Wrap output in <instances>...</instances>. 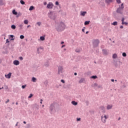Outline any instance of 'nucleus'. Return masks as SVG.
<instances>
[{"instance_id": "0e129e2a", "label": "nucleus", "mask_w": 128, "mask_h": 128, "mask_svg": "<svg viewBox=\"0 0 128 128\" xmlns=\"http://www.w3.org/2000/svg\"><path fill=\"white\" fill-rule=\"evenodd\" d=\"M42 108H44V105H42Z\"/></svg>"}, {"instance_id": "49530a36", "label": "nucleus", "mask_w": 128, "mask_h": 128, "mask_svg": "<svg viewBox=\"0 0 128 128\" xmlns=\"http://www.w3.org/2000/svg\"><path fill=\"white\" fill-rule=\"evenodd\" d=\"M84 28H86L84 27V28L82 29V32H84Z\"/></svg>"}, {"instance_id": "412c9836", "label": "nucleus", "mask_w": 128, "mask_h": 128, "mask_svg": "<svg viewBox=\"0 0 128 128\" xmlns=\"http://www.w3.org/2000/svg\"><path fill=\"white\" fill-rule=\"evenodd\" d=\"M24 24H28V20H24Z\"/></svg>"}, {"instance_id": "5fc2aeb1", "label": "nucleus", "mask_w": 128, "mask_h": 128, "mask_svg": "<svg viewBox=\"0 0 128 128\" xmlns=\"http://www.w3.org/2000/svg\"><path fill=\"white\" fill-rule=\"evenodd\" d=\"M27 28H30V25H28L27 26Z\"/></svg>"}, {"instance_id": "f704fd0d", "label": "nucleus", "mask_w": 128, "mask_h": 128, "mask_svg": "<svg viewBox=\"0 0 128 128\" xmlns=\"http://www.w3.org/2000/svg\"><path fill=\"white\" fill-rule=\"evenodd\" d=\"M120 8H124V3H122V4H121V7H120Z\"/></svg>"}, {"instance_id": "f3484780", "label": "nucleus", "mask_w": 128, "mask_h": 128, "mask_svg": "<svg viewBox=\"0 0 128 128\" xmlns=\"http://www.w3.org/2000/svg\"><path fill=\"white\" fill-rule=\"evenodd\" d=\"M32 82H36V78L34 77H32Z\"/></svg>"}, {"instance_id": "1a4fd4ad", "label": "nucleus", "mask_w": 128, "mask_h": 128, "mask_svg": "<svg viewBox=\"0 0 128 128\" xmlns=\"http://www.w3.org/2000/svg\"><path fill=\"white\" fill-rule=\"evenodd\" d=\"M85 80H84V78H81L80 80H79V83H80V84H82V83L84 82Z\"/></svg>"}, {"instance_id": "3c124183", "label": "nucleus", "mask_w": 128, "mask_h": 128, "mask_svg": "<svg viewBox=\"0 0 128 128\" xmlns=\"http://www.w3.org/2000/svg\"><path fill=\"white\" fill-rule=\"evenodd\" d=\"M64 46H66V45H62V48H64Z\"/></svg>"}, {"instance_id": "9d476101", "label": "nucleus", "mask_w": 128, "mask_h": 128, "mask_svg": "<svg viewBox=\"0 0 128 128\" xmlns=\"http://www.w3.org/2000/svg\"><path fill=\"white\" fill-rule=\"evenodd\" d=\"M112 104L107 106V107H106L107 110H112Z\"/></svg>"}, {"instance_id": "cd10ccee", "label": "nucleus", "mask_w": 128, "mask_h": 128, "mask_svg": "<svg viewBox=\"0 0 128 128\" xmlns=\"http://www.w3.org/2000/svg\"><path fill=\"white\" fill-rule=\"evenodd\" d=\"M102 52H103L104 54H108V50H102Z\"/></svg>"}, {"instance_id": "ea45409f", "label": "nucleus", "mask_w": 128, "mask_h": 128, "mask_svg": "<svg viewBox=\"0 0 128 128\" xmlns=\"http://www.w3.org/2000/svg\"><path fill=\"white\" fill-rule=\"evenodd\" d=\"M8 42H10V40H8V39H6V44H8Z\"/></svg>"}, {"instance_id": "052dcab7", "label": "nucleus", "mask_w": 128, "mask_h": 128, "mask_svg": "<svg viewBox=\"0 0 128 128\" xmlns=\"http://www.w3.org/2000/svg\"><path fill=\"white\" fill-rule=\"evenodd\" d=\"M88 34V31H87V32H86V34Z\"/></svg>"}, {"instance_id": "a18cd8bd", "label": "nucleus", "mask_w": 128, "mask_h": 128, "mask_svg": "<svg viewBox=\"0 0 128 128\" xmlns=\"http://www.w3.org/2000/svg\"><path fill=\"white\" fill-rule=\"evenodd\" d=\"M10 102V100H8L6 102V104H8V102Z\"/></svg>"}, {"instance_id": "9b49d317", "label": "nucleus", "mask_w": 128, "mask_h": 128, "mask_svg": "<svg viewBox=\"0 0 128 128\" xmlns=\"http://www.w3.org/2000/svg\"><path fill=\"white\" fill-rule=\"evenodd\" d=\"M98 44H100V40H95L94 42V45H96L98 46Z\"/></svg>"}, {"instance_id": "8fccbe9b", "label": "nucleus", "mask_w": 128, "mask_h": 128, "mask_svg": "<svg viewBox=\"0 0 128 128\" xmlns=\"http://www.w3.org/2000/svg\"><path fill=\"white\" fill-rule=\"evenodd\" d=\"M120 28H124V26H120Z\"/></svg>"}, {"instance_id": "c9c22d12", "label": "nucleus", "mask_w": 128, "mask_h": 128, "mask_svg": "<svg viewBox=\"0 0 128 128\" xmlns=\"http://www.w3.org/2000/svg\"><path fill=\"white\" fill-rule=\"evenodd\" d=\"M26 85H24V86L23 85V86H22V88L23 89L26 88Z\"/></svg>"}, {"instance_id": "6e6d98bb", "label": "nucleus", "mask_w": 128, "mask_h": 128, "mask_svg": "<svg viewBox=\"0 0 128 128\" xmlns=\"http://www.w3.org/2000/svg\"><path fill=\"white\" fill-rule=\"evenodd\" d=\"M18 122H17L16 124V126H18Z\"/></svg>"}, {"instance_id": "4d7b16f0", "label": "nucleus", "mask_w": 128, "mask_h": 128, "mask_svg": "<svg viewBox=\"0 0 128 128\" xmlns=\"http://www.w3.org/2000/svg\"><path fill=\"white\" fill-rule=\"evenodd\" d=\"M74 74V76H76V75L78 74H77L76 72H75V73Z\"/></svg>"}, {"instance_id": "680f3d73", "label": "nucleus", "mask_w": 128, "mask_h": 128, "mask_svg": "<svg viewBox=\"0 0 128 128\" xmlns=\"http://www.w3.org/2000/svg\"><path fill=\"white\" fill-rule=\"evenodd\" d=\"M120 120V117L118 118V120Z\"/></svg>"}, {"instance_id": "6ab92c4d", "label": "nucleus", "mask_w": 128, "mask_h": 128, "mask_svg": "<svg viewBox=\"0 0 128 128\" xmlns=\"http://www.w3.org/2000/svg\"><path fill=\"white\" fill-rule=\"evenodd\" d=\"M112 26H118V22H114L112 24Z\"/></svg>"}, {"instance_id": "603ef678", "label": "nucleus", "mask_w": 128, "mask_h": 128, "mask_svg": "<svg viewBox=\"0 0 128 128\" xmlns=\"http://www.w3.org/2000/svg\"><path fill=\"white\" fill-rule=\"evenodd\" d=\"M10 37L12 38H14V36L13 35H10Z\"/></svg>"}, {"instance_id": "423d86ee", "label": "nucleus", "mask_w": 128, "mask_h": 128, "mask_svg": "<svg viewBox=\"0 0 128 128\" xmlns=\"http://www.w3.org/2000/svg\"><path fill=\"white\" fill-rule=\"evenodd\" d=\"M13 64H14V66H18V64H20V61H19V60H14L13 62Z\"/></svg>"}, {"instance_id": "f03ea898", "label": "nucleus", "mask_w": 128, "mask_h": 128, "mask_svg": "<svg viewBox=\"0 0 128 128\" xmlns=\"http://www.w3.org/2000/svg\"><path fill=\"white\" fill-rule=\"evenodd\" d=\"M106 118H108L106 114H103L101 116L102 122H104V124H106Z\"/></svg>"}, {"instance_id": "c03bdc74", "label": "nucleus", "mask_w": 128, "mask_h": 128, "mask_svg": "<svg viewBox=\"0 0 128 128\" xmlns=\"http://www.w3.org/2000/svg\"><path fill=\"white\" fill-rule=\"evenodd\" d=\"M56 6H58V2H56Z\"/></svg>"}, {"instance_id": "2f4dec72", "label": "nucleus", "mask_w": 128, "mask_h": 128, "mask_svg": "<svg viewBox=\"0 0 128 128\" xmlns=\"http://www.w3.org/2000/svg\"><path fill=\"white\" fill-rule=\"evenodd\" d=\"M32 96H33L32 94H30L28 98H32Z\"/></svg>"}, {"instance_id": "473e14b6", "label": "nucleus", "mask_w": 128, "mask_h": 128, "mask_svg": "<svg viewBox=\"0 0 128 128\" xmlns=\"http://www.w3.org/2000/svg\"><path fill=\"white\" fill-rule=\"evenodd\" d=\"M36 24L38 26H40V25L42 24V23L40 22H38L36 23Z\"/></svg>"}, {"instance_id": "e2e57ef3", "label": "nucleus", "mask_w": 128, "mask_h": 128, "mask_svg": "<svg viewBox=\"0 0 128 128\" xmlns=\"http://www.w3.org/2000/svg\"><path fill=\"white\" fill-rule=\"evenodd\" d=\"M2 88H4V87H2V88H1V90H2Z\"/></svg>"}, {"instance_id": "4be33fe9", "label": "nucleus", "mask_w": 128, "mask_h": 128, "mask_svg": "<svg viewBox=\"0 0 128 128\" xmlns=\"http://www.w3.org/2000/svg\"><path fill=\"white\" fill-rule=\"evenodd\" d=\"M117 56H118L116 54H114L112 56L113 58H116Z\"/></svg>"}, {"instance_id": "7c9ffc66", "label": "nucleus", "mask_w": 128, "mask_h": 128, "mask_svg": "<svg viewBox=\"0 0 128 128\" xmlns=\"http://www.w3.org/2000/svg\"><path fill=\"white\" fill-rule=\"evenodd\" d=\"M122 24H126V26H128V22H122Z\"/></svg>"}, {"instance_id": "c756f323", "label": "nucleus", "mask_w": 128, "mask_h": 128, "mask_svg": "<svg viewBox=\"0 0 128 128\" xmlns=\"http://www.w3.org/2000/svg\"><path fill=\"white\" fill-rule=\"evenodd\" d=\"M20 2L21 4H25L24 1L22 0H20Z\"/></svg>"}, {"instance_id": "dca6fc26", "label": "nucleus", "mask_w": 128, "mask_h": 128, "mask_svg": "<svg viewBox=\"0 0 128 128\" xmlns=\"http://www.w3.org/2000/svg\"><path fill=\"white\" fill-rule=\"evenodd\" d=\"M106 4H110V2H112V0H106Z\"/></svg>"}, {"instance_id": "864d4df0", "label": "nucleus", "mask_w": 128, "mask_h": 128, "mask_svg": "<svg viewBox=\"0 0 128 128\" xmlns=\"http://www.w3.org/2000/svg\"><path fill=\"white\" fill-rule=\"evenodd\" d=\"M111 82H114V80L112 79V80H111Z\"/></svg>"}, {"instance_id": "7ed1b4c3", "label": "nucleus", "mask_w": 128, "mask_h": 128, "mask_svg": "<svg viewBox=\"0 0 128 128\" xmlns=\"http://www.w3.org/2000/svg\"><path fill=\"white\" fill-rule=\"evenodd\" d=\"M54 8V4L52 2H50L46 6L47 8L52 9Z\"/></svg>"}, {"instance_id": "a19ab883", "label": "nucleus", "mask_w": 128, "mask_h": 128, "mask_svg": "<svg viewBox=\"0 0 128 128\" xmlns=\"http://www.w3.org/2000/svg\"><path fill=\"white\" fill-rule=\"evenodd\" d=\"M76 120L77 122H80V118H77Z\"/></svg>"}, {"instance_id": "bf43d9fd", "label": "nucleus", "mask_w": 128, "mask_h": 128, "mask_svg": "<svg viewBox=\"0 0 128 128\" xmlns=\"http://www.w3.org/2000/svg\"><path fill=\"white\" fill-rule=\"evenodd\" d=\"M23 122H24V124H26V121H24Z\"/></svg>"}, {"instance_id": "c85d7f7f", "label": "nucleus", "mask_w": 128, "mask_h": 128, "mask_svg": "<svg viewBox=\"0 0 128 128\" xmlns=\"http://www.w3.org/2000/svg\"><path fill=\"white\" fill-rule=\"evenodd\" d=\"M20 38L21 40H24V35L20 36Z\"/></svg>"}, {"instance_id": "20e7f679", "label": "nucleus", "mask_w": 128, "mask_h": 128, "mask_svg": "<svg viewBox=\"0 0 128 128\" xmlns=\"http://www.w3.org/2000/svg\"><path fill=\"white\" fill-rule=\"evenodd\" d=\"M62 70H64V68H62V66H60L58 67V74H62Z\"/></svg>"}, {"instance_id": "5701e85b", "label": "nucleus", "mask_w": 128, "mask_h": 128, "mask_svg": "<svg viewBox=\"0 0 128 128\" xmlns=\"http://www.w3.org/2000/svg\"><path fill=\"white\" fill-rule=\"evenodd\" d=\"M34 8V6H30L29 8V10H32Z\"/></svg>"}, {"instance_id": "79ce46f5", "label": "nucleus", "mask_w": 128, "mask_h": 128, "mask_svg": "<svg viewBox=\"0 0 128 128\" xmlns=\"http://www.w3.org/2000/svg\"><path fill=\"white\" fill-rule=\"evenodd\" d=\"M122 22H124V18H122Z\"/></svg>"}, {"instance_id": "a878e982", "label": "nucleus", "mask_w": 128, "mask_h": 128, "mask_svg": "<svg viewBox=\"0 0 128 128\" xmlns=\"http://www.w3.org/2000/svg\"><path fill=\"white\" fill-rule=\"evenodd\" d=\"M40 40H44L45 38H44V36H40Z\"/></svg>"}, {"instance_id": "ddd939ff", "label": "nucleus", "mask_w": 128, "mask_h": 128, "mask_svg": "<svg viewBox=\"0 0 128 128\" xmlns=\"http://www.w3.org/2000/svg\"><path fill=\"white\" fill-rule=\"evenodd\" d=\"M4 4H5L4 0H0V6H4Z\"/></svg>"}, {"instance_id": "6e6552de", "label": "nucleus", "mask_w": 128, "mask_h": 128, "mask_svg": "<svg viewBox=\"0 0 128 128\" xmlns=\"http://www.w3.org/2000/svg\"><path fill=\"white\" fill-rule=\"evenodd\" d=\"M86 14V12H80V16H84Z\"/></svg>"}, {"instance_id": "37998d69", "label": "nucleus", "mask_w": 128, "mask_h": 128, "mask_svg": "<svg viewBox=\"0 0 128 128\" xmlns=\"http://www.w3.org/2000/svg\"><path fill=\"white\" fill-rule=\"evenodd\" d=\"M5 90H8V86H5Z\"/></svg>"}, {"instance_id": "393cba45", "label": "nucleus", "mask_w": 128, "mask_h": 128, "mask_svg": "<svg viewBox=\"0 0 128 128\" xmlns=\"http://www.w3.org/2000/svg\"><path fill=\"white\" fill-rule=\"evenodd\" d=\"M91 78H94V79L98 78V76H91Z\"/></svg>"}, {"instance_id": "b1692460", "label": "nucleus", "mask_w": 128, "mask_h": 128, "mask_svg": "<svg viewBox=\"0 0 128 128\" xmlns=\"http://www.w3.org/2000/svg\"><path fill=\"white\" fill-rule=\"evenodd\" d=\"M11 28H12V30H16V26L15 25L12 24V25L11 26Z\"/></svg>"}, {"instance_id": "f257e3e1", "label": "nucleus", "mask_w": 128, "mask_h": 128, "mask_svg": "<svg viewBox=\"0 0 128 128\" xmlns=\"http://www.w3.org/2000/svg\"><path fill=\"white\" fill-rule=\"evenodd\" d=\"M56 28L57 32H62L66 28V24L64 22H60L56 25Z\"/></svg>"}, {"instance_id": "09e8293b", "label": "nucleus", "mask_w": 128, "mask_h": 128, "mask_svg": "<svg viewBox=\"0 0 128 128\" xmlns=\"http://www.w3.org/2000/svg\"><path fill=\"white\" fill-rule=\"evenodd\" d=\"M40 104H42V99L40 100Z\"/></svg>"}, {"instance_id": "58836bf2", "label": "nucleus", "mask_w": 128, "mask_h": 128, "mask_svg": "<svg viewBox=\"0 0 128 128\" xmlns=\"http://www.w3.org/2000/svg\"><path fill=\"white\" fill-rule=\"evenodd\" d=\"M19 58H20V60H24V58H22V56H20V57Z\"/></svg>"}, {"instance_id": "39448f33", "label": "nucleus", "mask_w": 128, "mask_h": 128, "mask_svg": "<svg viewBox=\"0 0 128 128\" xmlns=\"http://www.w3.org/2000/svg\"><path fill=\"white\" fill-rule=\"evenodd\" d=\"M122 10H124V9L120 7L117 9L116 12L118 14H122Z\"/></svg>"}, {"instance_id": "aec40b11", "label": "nucleus", "mask_w": 128, "mask_h": 128, "mask_svg": "<svg viewBox=\"0 0 128 128\" xmlns=\"http://www.w3.org/2000/svg\"><path fill=\"white\" fill-rule=\"evenodd\" d=\"M100 110H105L104 106H101L100 107Z\"/></svg>"}, {"instance_id": "13d9d810", "label": "nucleus", "mask_w": 128, "mask_h": 128, "mask_svg": "<svg viewBox=\"0 0 128 128\" xmlns=\"http://www.w3.org/2000/svg\"><path fill=\"white\" fill-rule=\"evenodd\" d=\"M64 44V42H61V44Z\"/></svg>"}, {"instance_id": "f8f14e48", "label": "nucleus", "mask_w": 128, "mask_h": 128, "mask_svg": "<svg viewBox=\"0 0 128 128\" xmlns=\"http://www.w3.org/2000/svg\"><path fill=\"white\" fill-rule=\"evenodd\" d=\"M54 104H51L50 106V109L51 112H52V110H54Z\"/></svg>"}, {"instance_id": "69168bd1", "label": "nucleus", "mask_w": 128, "mask_h": 128, "mask_svg": "<svg viewBox=\"0 0 128 128\" xmlns=\"http://www.w3.org/2000/svg\"><path fill=\"white\" fill-rule=\"evenodd\" d=\"M64 50H65V51H66V48H64Z\"/></svg>"}, {"instance_id": "0eeeda50", "label": "nucleus", "mask_w": 128, "mask_h": 128, "mask_svg": "<svg viewBox=\"0 0 128 128\" xmlns=\"http://www.w3.org/2000/svg\"><path fill=\"white\" fill-rule=\"evenodd\" d=\"M10 76H12V73L9 72L8 74H6L5 77L6 78H10Z\"/></svg>"}, {"instance_id": "4468645a", "label": "nucleus", "mask_w": 128, "mask_h": 128, "mask_svg": "<svg viewBox=\"0 0 128 128\" xmlns=\"http://www.w3.org/2000/svg\"><path fill=\"white\" fill-rule=\"evenodd\" d=\"M72 104H73L74 106H78V102H76V101H72Z\"/></svg>"}, {"instance_id": "2eb2a0df", "label": "nucleus", "mask_w": 128, "mask_h": 128, "mask_svg": "<svg viewBox=\"0 0 128 128\" xmlns=\"http://www.w3.org/2000/svg\"><path fill=\"white\" fill-rule=\"evenodd\" d=\"M90 20H88V21H86V22H84V24L85 26H88V24H90Z\"/></svg>"}, {"instance_id": "bb28decb", "label": "nucleus", "mask_w": 128, "mask_h": 128, "mask_svg": "<svg viewBox=\"0 0 128 128\" xmlns=\"http://www.w3.org/2000/svg\"><path fill=\"white\" fill-rule=\"evenodd\" d=\"M19 28H20V30L22 29V26H24V25L22 24H20L18 26Z\"/></svg>"}, {"instance_id": "4c0bfd02", "label": "nucleus", "mask_w": 128, "mask_h": 128, "mask_svg": "<svg viewBox=\"0 0 128 128\" xmlns=\"http://www.w3.org/2000/svg\"><path fill=\"white\" fill-rule=\"evenodd\" d=\"M118 4H120L121 2L120 0H116Z\"/></svg>"}, {"instance_id": "de8ad7c7", "label": "nucleus", "mask_w": 128, "mask_h": 128, "mask_svg": "<svg viewBox=\"0 0 128 128\" xmlns=\"http://www.w3.org/2000/svg\"><path fill=\"white\" fill-rule=\"evenodd\" d=\"M46 4H47L46 2H44V6H46Z\"/></svg>"}, {"instance_id": "338daca9", "label": "nucleus", "mask_w": 128, "mask_h": 128, "mask_svg": "<svg viewBox=\"0 0 128 128\" xmlns=\"http://www.w3.org/2000/svg\"><path fill=\"white\" fill-rule=\"evenodd\" d=\"M16 104H18V102H16Z\"/></svg>"}, {"instance_id": "72a5a7b5", "label": "nucleus", "mask_w": 128, "mask_h": 128, "mask_svg": "<svg viewBox=\"0 0 128 128\" xmlns=\"http://www.w3.org/2000/svg\"><path fill=\"white\" fill-rule=\"evenodd\" d=\"M122 56L126 57V52H124V53H122Z\"/></svg>"}, {"instance_id": "774afa93", "label": "nucleus", "mask_w": 128, "mask_h": 128, "mask_svg": "<svg viewBox=\"0 0 128 128\" xmlns=\"http://www.w3.org/2000/svg\"><path fill=\"white\" fill-rule=\"evenodd\" d=\"M115 82H117V80H115Z\"/></svg>"}, {"instance_id": "e433bc0d", "label": "nucleus", "mask_w": 128, "mask_h": 128, "mask_svg": "<svg viewBox=\"0 0 128 128\" xmlns=\"http://www.w3.org/2000/svg\"><path fill=\"white\" fill-rule=\"evenodd\" d=\"M60 82H62V84H64L66 82H64V80H61Z\"/></svg>"}, {"instance_id": "a211bd4d", "label": "nucleus", "mask_w": 128, "mask_h": 128, "mask_svg": "<svg viewBox=\"0 0 128 128\" xmlns=\"http://www.w3.org/2000/svg\"><path fill=\"white\" fill-rule=\"evenodd\" d=\"M12 14H15V16H16V14H18V12H16V10H12Z\"/></svg>"}]
</instances>
